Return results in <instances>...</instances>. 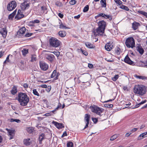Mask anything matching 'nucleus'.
I'll return each mask as SVG.
<instances>
[{
  "label": "nucleus",
  "instance_id": "nucleus-1",
  "mask_svg": "<svg viewBox=\"0 0 147 147\" xmlns=\"http://www.w3.org/2000/svg\"><path fill=\"white\" fill-rule=\"evenodd\" d=\"M17 100L20 105L22 106H26L29 101V98L25 93L20 92L18 93Z\"/></svg>",
  "mask_w": 147,
  "mask_h": 147
},
{
  "label": "nucleus",
  "instance_id": "nucleus-2",
  "mask_svg": "<svg viewBox=\"0 0 147 147\" xmlns=\"http://www.w3.org/2000/svg\"><path fill=\"white\" fill-rule=\"evenodd\" d=\"M134 92L141 95L145 94L146 92V89L145 86L142 85L136 86L134 88Z\"/></svg>",
  "mask_w": 147,
  "mask_h": 147
},
{
  "label": "nucleus",
  "instance_id": "nucleus-3",
  "mask_svg": "<svg viewBox=\"0 0 147 147\" xmlns=\"http://www.w3.org/2000/svg\"><path fill=\"white\" fill-rule=\"evenodd\" d=\"M89 108L92 112L96 113L100 116H102V114L104 112V110L103 109L95 105L90 106Z\"/></svg>",
  "mask_w": 147,
  "mask_h": 147
},
{
  "label": "nucleus",
  "instance_id": "nucleus-4",
  "mask_svg": "<svg viewBox=\"0 0 147 147\" xmlns=\"http://www.w3.org/2000/svg\"><path fill=\"white\" fill-rule=\"evenodd\" d=\"M125 44L128 47L133 48L135 47L134 39L132 37L128 38L126 40Z\"/></svg>",
  "mask_w": 147,
  "mask_h": 147
},
{
  "label": "nucleus",
  "instance_id": "nucleus-5",
  "mask_svg": "<svg viewBox=\"0 0 147 147\" xmlns=\"http://www.w3.org/2000/svg\"><path fill=\"white\" fill-rule=\"evenodd\" d=\"M49 43L51 46L55 47H59L60 45V42L57 39L53 37L50 39Z\"/></svg>",
  "mask_w": 147,
  "mask_h": 147
},
{
  "label": "nucleus",
  "instance_id": "nucleus-6",
  "mask_svg": "<svg viewBox=\"0 0 147 147\" xmlns=\"http://www.w3.org/2000/svg\"><path fill=\"white\" fill-rule=\"evenodd\" d=\"M105 29L98 27L96 29L94 30L93 32L95 36H102L104 33Z\"/></svg>",
  "mask_w": 147,
  "mask_h": 147
},
{
  "label": "nucleus",
  "instance_id": "nucleus-7",
  "mask_svg": "<svg viewBox=\"0 0 147 147\" xmlns=\"http://www.w3.org/2000/svg\"><path fill=\"white\" fill-rule=\"evenodd\" d=\"M16 6V3L15 1H12L9 3L7 7V9L8 11H11Z\"/></svg>",
  "mask_w": 147,
  "mask_h": 147
},
{
  "label": "nucleus",
  "instance_id": "nucleus-8",
  "mask_svg": "<svg viewBox=\"0 0 147 147\" xmlns=\"http://www.w3.org/2000/svg\"><path fill=\"white\" fill-rule=\"evenodd\" d=\"M21 9L24 11L27 9H28L30 6V4L28 3V1H25L20 5Z\"/></svg>",
  "mask_w": 147,
  "mask_h": 147
},
{
  "label": "nucleus",
  "instance_id": "nucleus-9",
  "mask_svg": "<svg viewBox=\"0 0 147 147\" xmlns=\"http://www.w3.org/2000/svg\"><path fill=\"white\" fill-rule=\"evenodd\" d=\"M39 65L40 68L42 70L44 71H46L48 69V65L43 61H40L39 63Z\"/></svg>",
  "mask_w": 147,
  "mask_h": 147
},
{
  "label": "nucleus",
  "instance_id": "nucleus-10",
  "mask_svg": "<svg viewBox=\"0 0 147 147\" xmlns=\"http://www.w3.org/2000/svg\"><path fill=\"white\" fill-rule=\"evenodd\" d=\"M23 12L21 10L19 9L15 17V18L17 20H20L23 18L24 16L23 14Z\"/></svg>",
  "mask_w": 147,
  "mask_h": 147
},
{
  "label": "nucleus",
  "instance_id": "nucleus-11",
  "mask_svg": "<svg viewBox=\"0 0 147 147\" xmlns=\"http://www.w3.org/2000/svg\"><path fill=\"white\" fill-rule=\"evenodd\" d=\"M112 43V42H109L105 45V49L106 50L109 51L113 48V45Z\"/></svg>",
  "mask_w": 147,
  "mask_h": 147
},
{
  "label": "nucleus",
  "instance_id": "nucleus-12",
  "mask_svg": "<svg viewBox=\"0 0 147 147\" xmlns=\"http://www.w3.org/2000/svg\"><path fill=\"white\" fill-rule=\"evenodd\" d=\"M98 27L105 29L106 26V22L103 20L99 21L98 23Z\"/></svg>",
  "mask_w": 147,
  "mask_h": 147
},
{
  "label": "nucleus",
  "instance_id": "nucleus-13",
  "mask_svg": "<svg viewBox=\"0 0 147 147\" xmlns=\"http://www.w3.org/2000/svg\"><path fill=\"white\" fill-rule=\"evenodd\" d=\"M26 30V29L24 27H23L21 28L17 32L18 35L19 36H22L25 33Z\"/></svg>",
  "mask_w": 147,
  "mask_h": 147
},
{
  "label": "nucleus",
  "instance_id": "nucleus-14",
  "mask_svg": "<svg viewBox=\"0 0 147 147\" xmlns=\"http://www.w3.org/2000/svg\"><path fill=\"white\" fill-rule=\"evenodd\" d=\"M90 118V115L88 114H85V116L84 118V120L86 122V125L85 126L84 129H85L87 127L89 123V121Z\"/></svg>",
  "mask_w": 147,
  "mask_h": 147
},
{
  "label": "nucleus",
  "instance_id": "nucleus-15",
  "mask_svg": "<svg viewBox=\"0 0 147 147\" xmlns=\"http://www.w3.org/2000/svg\"><path fill=\"white\" fill-rule=\"evenodd\" d=\"M59 73H57L56 70H55L51 74V78H53L55 77L54 80H56L58 79V77L59 75Z\"/></svg>",
  "mask_w": 147,
  "mask_h": 147
},
{
  "label": "nucleus",
  "instance_id": "nucleus-16",
  "mask_svg": "<svg viewBox=\"0 0 147 147\" xmlns=\"http://www.w3.org/2000/svg\"><path fill=\"white\" fill-rule=\"evenodd\" d=\"M0 33L2 34L3 38H5L7 34V31L6 28L5 27L0 31Z\"/></svg>",
  "mask_w": 147,
  "mask_h": 147
},
{
  "label": "nucleus",
  "instance_id": "nucleus-17",
  "mask_svg": "<svg viewBox=\"0 0 147 147\" xmlns=\"http://www.w3.org/2000/svg\"><path fill=\"white\" fill-rule=\"evenodd\" d=\"M124 61L125 62L130 65H132L134 63V62L131 60L127 55L125 57Z\"/></svg>",
  "mask_w": 147,
  "mask_h": 147
},
{
  "label": "nucleus",
  "instance_id": "nucleus-18",
  "mask_svg": "<svg viewBox=\"0 0 147 147\" xmlns=\"http://www.w3.org/2000/svg\"><path fill=\"white\" fill-rule=\"evenodd\" d=\"M52 123L58 129H61L62 127H63L61 123H58L54 121H53L52 122Z\"/></svg>",
  "mask_w": 147,
  "mask_h": 147
},
{
  "label": "nucleus",
  "instance_id": "nucleus-19",
  "mask_svg": "<svg viewBox=\"0 0 147 147\" xmlns=\"http://www.w3.org/2000/svg\"><path fill=\"white\" fill-rule=\"evenodd\" d=\"M140 25V24L136 22H134L132 24V28L134 30H137L138 28V27Z\"/></svg>",
  "mask_w": 147,
  "mask_h": 147
},
{
  "label": "nucleus",
  "instance_id": "nucleus-20",
  "mask_svg": "<svg viewBox=\"0 0 147 147\" xmlns=\"http://www.w3.org/2000/svg\"><path fill=\"white\" fill-rule=\"evenodd\" d=\"M137 50L142 55L144 52V50L142 46L140 45H138L136 47Z\"/></svg>",
  "mask_w": 147,
  "mask_h": 147
},
{
  "label": "nucleus",
  "instance_id": "nucleus-21",
  "mask_svg": "<svg viewBox=\"0 0 147 147\" xmlns=\"http://www.w3.org/2000/svg\"><path fill=\"white\" fill-rule=\"evenodd\" d=\"M23 142L25 145L28 146L31 144V140L30 138L25 139L23 141Z\"/></svg>",
  "mask_w": 147,
  "mask_h": 147
},
{
  "label": "nucleus",
  "instance_id": "nucleus-22",
  "mask_svg": "<svg viewBox=\"0 0 147 147\" xmlns=\"http://www.w3.org/2000/svg\"><path fill=\"white\" fill-rule=\"evenodd\" d=\"M45 135L44 134H41L39 136L38 140L39 141V144H42V141L45 139Z\"/></svg>",
  "mask_w": 147,
  "mask_h": 147
},
{
  "label": "nucleus",
  "instance_id": "nucleus-23",
  "mask_svg": "<svg viewBox=\"0 0 147 147\" xmlns=\"http://www.w3.org/2000/svg\"><path fill=\"white\" fill-rule=\"evenodd\" d=\"M18 90L16 86H14L13 87L12 90L11 91V93L13 95H15L17 92Z\"/></svg>",
  "mask_w": 147,
  "mask_h": 147
},
{
  "label": "nucleus",
  "instance_id": "nucleus-24",
  "mask_svg": "<svg viewBox=\"0 0 147 147\" xmlns=\"http://www.w3.org/2000/svg\"><path fill=\"white\" fill-rule=\"evenodd\" d=\"M55 57L53 55H47L46 57V58L48 60L51 62L53 59Z\"/></svg>",
  "mask_w": 147,
  "mask_h": 147
},
{
  "label": "nucleus",
  "instance_id": "nucleus-25",
  "mask_svg": "<svg viewBox=\"0 0 147 147\" xmlns=\"http://www.w3.org/2000/svg\"><path fill=\"white\" fill-rule=\"evenodd\" d=\"M98 15L99 17L100 16H102V17H104L106 19H109L111 17V16H109L105 15V14L102 13H98Z\"/></svg>",
  "mask_w": 147,
  "mask_h": 147
},
{
  "label": "nucleus",
  "instance_id": "nucleus-26",
  "mask_svg": "<svg viewBox=\"0 0 147 147\" xmlns=\"http://www.w3.org/2000/svg\"><path fill=\"white\" fill-rule=\"evenodd\" d=\"M8 133L9 135L10 136V139H12L14 136V130H9Z\"/></svg>",
  "mask_w": 147,
  "mask_h": 147
},
{
  "label": "nucleus",
  "instance_id": "nucleus-27",
  "mask_svg": "<svg viewBox=\"0 0 147 147\" xmlns=\"http://www.w3.org/2000/svg\"><path fill=\"white\" fill-rule=\"evenodd\" d=\"M147 135V132H145L143 133L140 135L138 137V140H141L144 138L146 136V135Z\"/></svg>",
  "mask_w": 147,
  "mask_h": 147
},
{
  "label": "nucleus",
  "instance_id": "nucleus-28",
  "mask_svg": "<svg viewBox=\"0 0 147 147\" xmlns=\"http://www.w3.org/2000/svg\"><path fill=\"white\" fill-rule=\"evenodd\" d=\"M21 52L22 55L24 56H25L26 54L28 53V49H24L23 50H22Z\"/></svg>",
  "mask_w": 147,
  "mask_h": 147
},
{
  "label": "nucleus",
  "instance_id": "nucleus-29",
  "mask_svg": "<svg viewBox=\"0 0 147 147\" xmlns=\"http://www.w3.org/2000/svg\"><path fill=\"white\" fill-rule=\"evenodd\" d=\"M16 10L12 13L10 14L9 16V19H12L16 14Z\"/></svg>",
  "mask_w": 147,
  "mask_h": 147
},
{
  "label": "nucleus",
  "instance_id": "nucleus-30",
  "mask_svg": "<svg viewBox=\"0 0 147 147\" xmlns=\"http://www.w3.org/2000/svg\"><path fill=\"white\" fill-rule=\"evenodd\" d=\"M100 2L102 7H106V3L105 0H101Z\"/></svg>",
  "mask_w": 147,
  "mask_h": 147
},
{
  "label": "nucleus",
  "instance_id": "nucleus-31",
  "mask_svg": "<svg viewBox=\"0 0 147 147\" xmlns=\"http://www.w3.org/2000/svg\"><path fill=\"white\" fill-rule=\"evenodd\" d=\"M134 76L137 78L142 79V80H145L147 78L145 76H138L136 75H135Z\"/></svg>",
  "mask_w": 147,
  "mask_h": 147
},
{
  "label": "nucleus",
  "instance_id": "nucleus-32",
  "mask_svg": "<svg viewBox=\"0 0 147 147\" xmlns=\"http://www.w3.org/2000/svg\"><path fill=\"white\" fill-rule=\"evenodd\" d=\"M119 7L123 9L126 11H128L129 10V8L126 6L123 5H121Z\"/></svg>",
  "mask_w": 147,
  "mask_h": 147
},
{
  "label": "nucleus",
  "instance_id": "nucleus-33",
  "mask_svg": "<svg viewBox=\"0 0 147 147\" xmlns=\"http://www.w3.org/2000/svg\"><path fill=\"white\" fill-rule=\"evenodd\" d=\"M86 46L88 48H93V45L89 42H87L85 43Z\"/></svg>",
  "mask_w": 147,
  "mask_h": 147
},
{
  "label": "nucleus",
  "instance_id": "nucleus-34",
  "mask_svg": "<svg viewBox=\"0 0 147 147\" xmlns=\"http://www.w3.org/2000/svg\"><path fill=\"white\" fill-rule=\"evenodd\" d=\"M10 121L11 122H16L18 123H20L21 122L20 120L19 119H13L12 118L10 119Z\"/></svg>",
  "mask_w": 147,
  "mask_h": 147
},
{
  "label": "nucleus",
  "instance_id": "nucleus-35",
  "mask_svg": "<svg viewBox=\"0 0 147 147\" xmlns=\"http://www.w3.org/2000/svg\"><path fill=\"white\" fill-rule=\"evenodd\" d=\"M138 12L145 16L146 18H147V13L142 11H139Z\"/></svg>",
  "mask_w": 147,
  "mask_h": 147
},
{
  "label": "nucleus",
  "instance_id": "nucleus-36",
  "mask_svg": "<svg viewBox=\"0 0 147 147\" xmlns=\"http://www.w3.org/2000/svg\"><path fill=\"white\" fill-rule=\"evenodd\" d=\"M26 130L28 133H31L33 132L34 129L32 127H28L26 128Z\"/></svg>",
  "mask_w": 147,
  "mask_h": 147
},
{
  "label": "nucleus",
  "instance_id": "nucleus-37",
  "mask_svg": "<svg viewBox=\"0 0 147 147\" xmlns=\"http://www.w3.org/2000/svg\"><path fill=\"white\" fill-rule=\"evenodd\" d=\"M118 136L117 135L115 134L114 135L112 136L110 139V140L111 141H113L115 139H116L118 137Z\"/></svg>",
  "mask_w": 147,
  "mask_h": 147
},
{
  "label": "nucleus",
  "instance_id": "nucleus-38",
  "mask_svg": "<svg viewBox=\"0 0 147 147\" xmlns=\"http://www.w3.org/2000/svg\"><path fill=\"white\" fill-rule=\"evenodd\" d=\"M121 52V51L119 48L118 47L115 49V52L117 55H119Z\"/></svg>",
  "mask_w": 147,
  "mask_h": 147
},
{
  "label": "nucleus",
  "instance_id": "nucleus-39",
  "mask_svg": "<svg viewBox=\"0 0 147 147\" xmlns=\"http://www.w3.org/2000/svg\"><path fill=\"white\" fill-rule=\"evenodd\" d=\"M33 93L35 95H36L38 96H39V94L36 91V89H34L33 90Z\"/></svg>",
  "mask_w": 147,
  "mask_h": 147
},
{
  "label": "nucleus",
  "instance_id": "nucleus-40",
  "mask_svg": "<svg viewBox=\"0 0 147 147\" xmlns=\"http://www.w3.org/2000/svg\"><path fill=\"white\" fill-rule=\"evenodd\" d=\"M67 147H73V144L71 142H69L67 143Z\"/></svg>",
  "mask_w": 147,
  "mask_h": 147
},
{
  "label": "nucleus",
  "instance_id": "nucleus-41",
  "mask_svg": "<svg viewBox=\"0 0 147 147\" xmlns=\"http://www.w3.org/2000/svg\"><path fill=\"white\" fill-rule=\"evenodd\" d=\"M41 9L43 13H47V9L45 7V6L41 7Z\"/></svg>",
  "mask_w": 147,
  "mask_h": 147
},
{
  "label": "nucleus",
  "instance_id": "nucleus-42",
  "mask_svg": "<svg viewBox=\"0 0 147 147\" xmlns=\"http://www.w3.org/2000/svg\"><path fill=\"white\" fill-rule=\"evenodd\" d=\"M114 1L119 6H121V4L122 3V2L120 0H114Z\"/></svg>",
  "mask_w": 147,
  "mask_h": 147
},
{
  "label": "nucleus",
  "instance_id": "nucleus-43",
  "mask_svg": "<svg viewBox=\"0 0 147 147\" xmlns=\"http://www.w3.org/2000/svg\"><path fill=\"white\" fill-rule=\"evenodd\" d=\"M119 76L118 75H116L113 77L112 78V80L114 81H115L118 78Z\"/></svg>",
  "mask_w": 147,
  "mask_h": 147
},
{
  "label": "nucleus",
  "instance_id": "nucleus-44",
  "mask_svg": "<svg viewBox=\"0 0 147 147\" xmlns=\"http://www.w3.org/2000/svg\"><path fill=\"white\" fill-rule=\"evenodd\" d=\"M59 35L61 37H64L63 34V31H60L59 32Z\"/></svg>",
  "mask_w": 147,
  "mask_h": 147
},
{
  "label": "nucleus",
  "instance_id": "nucleus-45",
  "mask_svg": "<svg viewBox=\"0 0 147 147\" xmlns=\"http://www.w3.org/2000/svg\"><path fill=\"white\" fill-rule=\"evenodd\" d=\"M36 58L35 55H33L32 56L31 61L32 62L36 60Z\"/></svg>",
  "mask_w": 147,
  "mask_h": 147
},
{
  "label": "nucleus",
  "instance_id": "nucleus-46",
  "mask_svg": "<svg viewBox=\"0 0 147 147\" xmlns=\"http://www.w3.org/2000/svg\"><path fill=\"white\" fill-rule=\"evenodd\" d=\"M89 9V6L88 5H86L84 7L83 11L84 12H86L88 11Z\"/></svg>",
  "mask_w": 147,
  "mask_h": 147
},
{
  "label": "nucleus",
  "instance_id": "nucleus-47",
  "mask_svg": "<svg viewBox=\"0 0 147 147\" xmlns=\"http://www.w3.org/2000/svg\"><path fill=\"white\" fill-rule=\"evenodd\" d=\"M51 89V86H47V87L46 88V90L47 92H49Z\"/></svg>",
  "mask_w": 147,
  "mask_h": 147
},
{
  "label": "nucleus",
  "instance_id": "nucleus-48",
  "mask_svg": "<svg viewBox=\"0 0 147 147\" xmlns=\"http://www.w3.org/2000/svg\"><path fill=\"white\" fill-rule=\"evenodd\" d=\"M146 102V100H145L144 101H142L140 102L138 104V106L137 105H136V107H139L140 105H142L144 104Z\"/></svg>",
  "mask_w": 147,
  "mask_h": 147
},
{
  "label": "nucleus",
  "instance_id": "nucleus-49",
  "mask_svg": "<svg viewBox=\"0 0 147 147\" xmlns=\"http://www.w3.org/2000/svg\"><path fill=\"white\" fill-rule=\"evenodd\" d=\"M33 34L32 33H30L28 32L26 33L25 35L26 37H29L31 36L32 35H33Z\"/></svg>",
  "mask_w": 147,
  "mask_h": 147
},
{
  "label": "nucleus",
  "instance_id": "nucleus-50",
  "mask_svg": "<svg viewBox=\"0 0 147 147\" xmlns=\"http://www.w3.org/2000/svg\"><path fill=\"white\" fill-rule=\"evenodd\" d=\"M81 50L82 53L85 55L87 56L88 55V52L82 49H81Z\"/></svg>",
  "mask_w": 147,
  "mask_h": 147
},
{
  "label": "nucleus",
  "instance_id": "nucleus-51",
  "mask_svg": "<svg viewBox=\"0 0 147 147\" xmlns=\"http://www.w3.org/2000/svg\"><path fill=\"white\" fill-rule=\"evenodd\" d=\"M76 1L75 0H71L69 2L70 4L74 5L76 3Z\"/></svg>",
  "mask_w": 147,
  "mask_h": 147
},
{
  "label": "nucleus",
  "instance_id": "nucleus-52",
  "mask_svg": "<svg viewBox=\"0 0 147 147\" xmlns=\"http://www.w3.org/2000/svg\"><path fill=\"white\" fill-rule=\"evenodd\" d=\"M105 106L106 107L111 108L113 107V105L112 104H105Z\"/></svg>",
  "mask_w": 147,
  "mask_h": 147
},
{
  "label": "nucleus",
  "instance_id": "nucleus-53",
  "mask_svg": "<svg viewBox=\"0 0 147 147\" xmlns=\"http://www.w3.org/2000/svg\"><path fill=\"white\" fill-rule=\"evenodd\" d=\"M53 53L57 57L59 56L60 54V52L59 51H54Z\"/></svg>",
  "mask_w": 147,
  "mask_h": 147
},
{
  "label": "nucleus",
  "instance_id": "nucleus-54",
  "mask_svg": "<svg viewBox=\"0 0 147 147\" xmlns=\"http://www.w3.org/2000/svg\"><path fill=\"white\" fill-rule=\"evenodd\" d=\"M31 22L33 23H38L40 22L39 20H36L33 21H32Z\"/></svg>",
  "mask_w": 147,
  "mask_h": 147
},
{
  "label": "nucleus",
  "instance_id": "nucleus-55",
  "mask_svg": "<svg viewBox=\"0 0 147 147\" xmlns=\"http://www.w3.org/2000/svg\"><path fill=\"white\" fill-rule=\"evenodd\" d=\"M92 120L94 123H96L97 122L98 119L96 118H92Z\"/></svg>",
  "mask_w": 147,
  "mask_h": 147
},
{
  "label": "nucleus",
  "instance_id": "nucleus-56",
  "mask_svg": "<svg viewBox=\"0 0 147 147\" xmlns=\"http://www.w3.org/2000/svg\"><path fill=\"white\" fill-rule=\"evenodd\" d=\"M23 87L25 88H27L28 87V85L26 83L24 84L23 85Z\"/></svg>",
  "mask_w": 147,
  "mask_h": 147
},
{
  "label": "nucleus",
  "instance_id": "nucleus-57",
  "mask_svg": "<svg viewBox=\"0 0 147 147\" xmlns=\"http://www.w3.org/2000/svg\"><path fill=\"white\" fill-rule=\"evenodd\" d=\"M59 26H60L59 27L60 28H64V26L62 23H61Z\"/></svg>",
  "mask_w": 147,
  "mask_h": 147
},
{
  "label": "nucleus",
  "instance_id": "nucleus-58",
  "mask_svg": "<svg viewBox=\"0 0 147 147\" xmlns=\"http://www.w3.org/2000/svg\"><path fill=\"white\" fill-rule=\"evenodd\" d=\"M88 67H89L90 68H92L93 67V65L92 64H90V63L88 64Z\"/></svg>",
  "mask_w": 147,
  "mask_h": 147
},
{
  "label": "nucleus",
  "instance_id": "nucleus-59",
  "mask_svg": "<svg viewBox=\"0 0 147 147\" xmlns=\"http://www.w3.org/2000/svg\"><path fill=\"white\" fill-rule=\"evenodd\" d=\"M58 16L61 18H62L63 16V15L62 14L59 13L58 14Z\"/></svg>",
  "mask_w": 147,
  "mask_h": 147
},
{
  "label": "nucleus",
  "instance_id": "nucleus-60",
  "mask_svg": "<svg viewBox=\"0 0 147 147\" xmlns=\"http://www.w3.org/2000/svg\"><path fill=\"white\" fill-rule=\"evenodd\" d=\"M10 55H9L6 58V59L5 60L6 61H7V62H8L9 61V56Z\"/></svg>",
  "mask_w": 147,
  "mask_h": 147
},
{
  "label": "nucleus",
  "instance_id": "nucleus-61",
  "mask_svg": "<svg viewBox=\"0 0 147 147\" xmlns=\"http://www.w3.org/2000/svg\"><path fill=\"white\" fill-rule=\"evenodd\" d=\"M56 5L59 6H60L62 5V3L60 2H57L56 3Z\"/></svg>",
  "mask_w": 147,
  "mask_h": 147
},
{
  "label": "nucleus",
  "instance_id": "nucleus-62",
  "mask_svg": "<svg viewBox=\"0 0 147 147\" xmlns=\"http://www.w3.org/2000/svg\"><path fill=\"white\" fill-rule=\"evenodd\" d=\"M4 53V52H2V51H1L0 52V58H1V57H2Z\"/></svg>",
  "mask_w": 147,
  "mask_h": 147
},
{
  "label": "nucleus",
  "instance_id": "nucleus-63",
  "mask_svg": "<svg viewBox=\"0 0 147 147\" xmlns=\"http://www.w3.org/2000/svg\"><path fill=\"white\" fill-rule=\"evenodd\" d=\"M80 17V15H78L75 16L74 17V18L76 19H78Z\"/></svg>",
  "mask_w": 147,
  "mask_h": 147
},
{
  "label": "nucleus",
  "instance_id": "nucleus-64",
  "mask_svg": "<svg viewBox=\"0 0 147 147\" xmlns=\"http://www.w3.org/2000/svg\"><path fill=\"white\" fill-rule=\"evenodd\" d=\"M47 86V85L46 84H43L41 85V87L43 88H46Z\"/></svg>",
  "mask_w": 147,
  "mask_h": 147
}]
</instances>
